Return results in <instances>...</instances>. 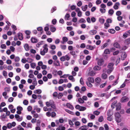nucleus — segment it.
<instances>
[{
	"instance_id": "1",
	"label": "nucleus",
	"mask_w": 130,
	"mask_h": 130,
	"mask_svg": "<svg viewBox=\"0 0 130 130\" xmlns=\"http://www.w3.org/2000/svg\"><path fill=\"white\" fill-rule=\"evenodd\" d=\"M115 121L117 123H119L121 121V116L120 114L118 112H116L115 114Z\"/></svg>"
},
{
	"instance_id": "2",
	"label": "nucleus",
	"mask_w": 130,
	"mask_h": 130,
	"mask_svg": "<svg viewBox=\"0 0 130 130\" xmlns=\"http://www.w3.org/2000/svg\"><path fill=\"white\" fill-rule=\"evenodd\" d=\"M104 63V60L102 58H100L98 59L97 63L100 66H102Z\"/></svg>"
},
{
	"instance_id": "3",
	"label": "nucleus",
	"mask_w": 130,
	"mask_h": 130,
	"mask_svg": "<svg viewBox=\"0 0 130 130\" xmlns=\"http://www.w3.org/2000/svg\"><path fill=\"white\" fill-rule=\"evenodd\" d=\"M15 117L17 119V120L19 122L21 121L23 119L22 116L20 117L18 114H15Z\"/></svg>"
},
{
	"instance_id": "4",
	"label": "nucleus",
	"mask_w": 130,
	"mask_h": 130,
	"mask_svg": "<svg viewBox=\"0 0 130 130\" xmlns=\"http://www.w3.org/2000/svg\"><path fill=\"white\" fill-rule=\"evenodd\" d=\"M129 98L126 96H123L121 99V101L122 102H125L128 101Z\"/></svg>"
},
{
	"instance_id": "5",
	"label": "nucleus",
	"mask_w": 130,
	"mask_h": 130,
	"mask_svg": "<svg viewBox=\"0 0 130 130\" xmlns=\"http://www.w3.org/2000/svg\"><path fill=\"white\" fill-rule=\"evenodd\" d=\"M88 127L87 125H85L80 127L78 129H80V130H87V129H88Z\"/></svg>"
},
{
	"instance_id": "6",
	"label": "nucleus",
	"mask_w": 130,
	"mask_h": 130,
	"mask_svg": "<svg viewBox=\"0 0 130 130\" xmlns=\"http://www.w3.org/2000/svg\"><path fill=\"white\" fill-rule=\"evenodd\" d=\"M66 106L67 107L71 110H73L74 109L73 106L69 103H67Z\"/></svg>"
},
{
	"instance_id": "7",
	"label": "nucleus",
	"mask_w": 130,
	"mask_h": 130,
	"mask_svg": "<svg viewBox=\"0 0 130 130\" xmlns=\"http://www.w3.org/2000/svg\"><path fill=\"white\" fill-rule=\"evenodd\" d=\"M114 65V64L112 63H108L107 66V68L108 69H114V67H113Z\"/></svg>"
},
{
	"instance_id": "8",
	"label": "nucleus",
	"mask_w": 130,
	"mask_h": 130,
	"mask_svg": "<svg viewBox=\"0 0 130 130\" xmlns=\"http://www.w3.org/2000/svg\"><path fill=\"white\" fill-rule=\"evenodd\" d=\"M127 54L125 52H124L122 53L121 56V59L122 60H124L126 57Z\"/></svg>"
},
{
	"instance_id": "9",
	"label": "nucleus",
	"mask_w": 130,
	"mask_h": 130,
	"mask_svg": "<svg viewBox=\"0 0 130 130\" xmlns=\"http://www.w3.org/2000/svg\"><path fill=\"white\" fill-rule=\"evenodd\" d=\"M95 48V47H94L93 46H91L90 45H86V48L87 49L90 50H92Z\"/></svg>"
},
{
	"instance_id": "10",
	"label": "nucleus",
	"mask_w": 130,
	"mask_h": 130,
	"mask_svg": "<svg viewBox=\"0 0 130 130\" xmlns=\"http://www.w3.org/2000/svg\"><path fill=\"white\" fill-rule=\"evenodd\" d=\"M110 53V51L109 49H106L104 51V53L103 54V56L104 57L105 56L104 55V54H109Z\"/></svg>"
},
{
	"instance_id": "11",
	"label": "nucleus",
	"mask_w": 130,
	"mask_h": 130,
	"mask_svg": "<svg viewBox=\"0 0 130 130\" xmlns=\"http://www.w3.org/2000/svg\"><path fill=\"white\" fill-rule=\"evenodd\" d=\"M7 118L6 115H5V114L1 115L0 117V119L2 121H5V119Z\"/></svg>"
},
{
	"instance_id": "12",
	"label": "nucleus",
	"mask_w": 130,
	"mask_h": 130,
	"mask_svg": "<svg viewBox=\"0 0 130 130\" xmlns=\"http://www.w3.org/2000/svg\"><path fill=\"white\" fill-rule=\"evenodd\" d=\"M101 67L96 65L94 67L93 69L95 71H99L101 69Z\"/></svg>"
},
{
	"instance_id": "13",
	"label": "nucleus",
	"mask_w": 130,
	"mask_h": 130,
	"mask_svg": "<svg viewBox=\"0 0 130 130\" xmlns=\"http://www.w3.org/2000/svg\"><path fill=\"white\" fill-rule=\"evenodd\" d=\"M120 5L119 2L116 3L113 6V8L116 10L117 9L119 8V6Z\"/></svg>"
},
{
	"instance_id": "14",
	"label": "nucleus",
	"mask_w": 130,
	"mask_h": 130,
	"mask_svg": "<svg viewBox=\"0 0 130 130\" xmlns=\"http://www.w3.org/2000/svg\"><path fill=\"white\" fill-rule=\"evenodd\" d=\"M97 32L96 30H92L90 31L89 32V33L91 35H93L96 34Z\"/></svg>"
},
{
	"instance_id": "15",
	"label": "nucleus",
	"mask_w": 130,
	"mask_h": 130,
	"mask_svg": "<svg viewBox=\"0 0 130 130\" xmlns=\"http://www.w3.org/2000/svg\"><path fill=\"white\" fill-rule=\"evenodd\" d=\"M50 29L51 31L52 32H54L56 30V28L53 27L52 25L50 26Z\"/></svg>"
},
{
	"instance_id": "16",
	"label": "nucleus",
	"mask_w": 130,
	"mask_h": 130,
	"mask_svg": "<svg viewBox=\"0 0 130 130\" xmlns=\"http://www.w3.org/2000/svg\"><path fill=\"white\" fill-rule=\"evenodd\" d=\"M31 42L33 43H36L38 42L37 39L34 37H32L31 39Z\"/></svg>"
},
{
	"instance_id": "17",
	"label": "nucleus",
	"mask_w": 130,
	"mask_h": 130,
	"mask_svg": "<svg viewBox=\"0 0 130 130\" xmlns=\"http://www.w3.org/2000/svg\"><path fill=\"white\" fill-rule=\"evenodd\" d=\"M18 35L19 39L20 40H22L23 39L22 34L21 33H18Z\"/></svg>"
},
{
	"instance_id": "18",
	"label": "nucleus",
	"mask_w": 130,
	"mask_h": 130,
	"mask_svg": "<svg viewBox=\"0 0 130 130\" xmlns=\"http://www.w3.org/2000/svg\"><path fill=\"white\" fill-rule=\"evenodd\" d=\"M121 104L120 103H118L116 105V110L117 111L121 109Z\"/></svg>"
},
{
	"instance_id": "19",
	"label": "nucleus",
	"mask_w": 130,
	"mask_h": 130,
	"mask_svg": "<svg viewBox=\"0 0 130 130\" xmlns=\"http://www.w3.org/2000/svg\"><path fill=\"white\" fill-rule=\"evenodd\" d=\"M117 102V101H115L112 103L111 106L112 109L114 108H115V106H116V104Z\"/></svg>"
},
{
	"instance_id": "20",
	"label": "nucleus",
	"mask_w": 130,
	"mask_h": 130,
	"mask_svg": "<svg viewBox=\"0 0 130 130\" xmlns=\"http://www.w3.org/2000/svg\"><path fill=\"white\" fill-rule=\"evenodd\" d=\"M24 47L26 51H28L29 50V46L28 44H25L24 45Z\"/></svg>"
},
{
	"instance_id": "21",
	"label": "nucleus",
	"mask_w": 130,
	"mask_h": 130,
	"mask_svg": "<svg viewBox=\"0 0 130 130\" xmlns=\"http://www.w3.org/2000/svg\"><path fill=\"white\" fill-rule=\"evenodd\" d=\"M42 91L40 89H37L34 90V92L35 94H40L41 93Z\"/></svg>"
},
{
	"instance_id": "22",
	"label": "nucleus",
	"mask_w": 130,
	"mask_h": 130,
	"mask_svg": "<svg viewBox=\"0 0 130 130\" xmlns=\"http://www.w3.org/2000/svg\"><path fill=\"white\" fill-rule=\"evenodd\" d=\"M88 82L93 83L94 82V79L92 77H89L88 78Z\"/></svg>"
},
{
	"instance_id": "23",
	"label": "nucleus",
	"mask_w": 130,
	"mask_h": 130,
	"mask_svg": "<svg viewBox=\"0 0 130 130\" xmlns=\"http://www.w3.org/2000/svg\"><path fill=\"white\" fill-rule=\"evenodd\" d=\"M70 54L73 56L74 58H75L77 57V55L76 54L75 52V51H70Z\"/></svg>"
},
{
	"instance_id": "24",
	"label": "nucleus",
	"mask_w": 130,
	"mask_h": 130,
	"mask_svg": "<svg viewBox=\"0 0 130 130\" xmlns=\"http://www.w3.org/2000/svg\"><path fill=\"white\" fill-rule=\"evenodd\" d=\"M47 46V44H45L43 46V48H44L43 51H45L46 53H47L48 51V48L46 47Z\"/></svg>"
},
{
	"instance_id": "25",
	"label": "nucleus",
	"mask_w": 130,
	"mask_h": 130,
	"mask_svg": "<svg viewBox=\"0 0 130 130\" xmlns=\"http://www.w3.org/2000/svg\"><path fill=\"white\" fill-rule=\"evenodd\" d=\"M95 74V72L93 70L90 71L89 73V75L91 76H93Z\"/></svg>"
},
{
	"instance_id": "26",
	"label": "nucleus",
	"mask_w": 130,
	"mask_h": 130,
	"mask_svg": "<svg viewBox=\"0 0 130 130\" xmlns=\"http://www.w3.org/2000/svg\"><path fill=\"white\" fill-rule=\"evenodd\" d=\"M101 81V79L99 77H98L95 79V81L96 83L99 84Z\"/></svg>"
},
{
	"instance_id": "27",
	"label": "nucleus",
	"mask_w": 130,
	"mask_h": 130,
	"mask_svg": "<svg viewBox=\"0 0 130 130\" xmlns=\"http://www.w3.org/2000/svg\"><path fill=\"white\" fill-rule=\"evenodd\" d=\"M53 63L56 66H60L59 62L58 60L54 61Z\"/></svg>"
},
{
	"instance_id": "28",
	"label": "nucleus",
	"mask_w": 130,
	"mask_h": 130,
	"mask_svg": "<svg viewBox=\"0 0 130 130\" xmlns=\"http://www.w3.org/2000/svg\"><path fill=\"white\" fill-rule=\"evenodd\" d=\"M107 77V74L105 73H103L102 75V78L104 79H106Z\"/></svg>"
},
{
	"instance_id": "29",
	"label": "nucleus",
	"mask_w": 130,
	"mask_h": 130,
	"mask_svg": "<svg viewBox=\"0 0 130 130\" xmlns=\"http://www.w3.org/2000/svg\"><path fill=\"white\" fill-rule=\"evenodd\" d=\"M88 6L87 5H86L85 6H82V10L83 11H85L87 8Z\"/></svg>"
},
{
	"instance_id": "30",
	"label": "nucleus",
	"mask_w": 130,
	"mask_h": 130,
	"mask_svg": "<svg viewBox=\"0 0 130 130\" xmlns=\"http://www.w3.org/2000/svg\"><path fill=\"white\" fill-rule=\"evenodd\" d=\"M33 81L32 82V84L34 85V86H36L37 84V81H36V78H34L33 79Z\"/></svg>"
},
{
	"instance_id": "31",
	"label": "nucleus",
	"mask_w": 130,
	"mask_h": 130,
	"mask_svg": "<svg viewBox=\"0 0 130 130\" xmlns=\"http://www.w3.org/2000/svg\"><path fill=\"white\" fill-rule=\"evenodd\" d=\"M32 124L30 122L28 123L27 124V126H26V128H32Z\"/></svg>"
},
{
	"instance_id": "32",
	"label": "nucleus",
	"mask_w": 130,
	"mask_h": 130,
	"mask_svg": "<svg viewBox=\"0 0 130 130\" xmlns=\"http://www.w3.org/2000/svg\"><path fill=\"white\" fill-rule=\"evenodd\" d=\"M69 79L71 80H72L73 82H74L75 81V79L73 77V76L72 75H70L69 76Z\"/></svg>"
},
{
	"instance_id": "33",
	"label": "nucleus",
	"mask_w": 130,
	"mask_h": 130,
	"mask_svg": "<svg viewBox=\"0 0 130 130\" xmlns=\"http://www.w3.org/2000/svg\"><path fill=\"white\" fill-rule=\"evenodd\" d=\"M114 46L117 48H119L120 47V45L117 42L113 44Z\"/></svg>"
},
{
	"instance_id": "34",
	"label": "nucleus",
	"mask_w": 130,
	"mask_h": 130,
	"mask_svg": "<svg viewBox=\"0 0 130 130\" xmlns=\"http://www.w3.org/2000/svg\"><path fill=\"white\" fill-rule=\"evenodd\" d=\"M108 31L109 32L112 34H113L115 32V30L113 29H109L108 30Z\"/></svg>"
},
{
	"instance_id": "35",
	"label": "nucleus",
	"mask_w": 130,
	"mask_h": 130,
	"mask_svg": "<svg viewBox=\"0 0 130 130\" xmlns=\"http://www.w3.org/2000/svg\"><path fill=\"white\" fill-rule=\"evenodd\" d=\"M52 101L50 100L49 102H46V105L47 107H49L51 106V103H52Z\"/></svg>"
},
{
	"instance_id": "36",
	"label": "nucleus",
	"mask_w": 130,
	"mask_h": 130,
	"mask_svg": "<svg viewBox=\"0 0 130 130\" xmlns=\"http://www.w3.org/2000/svg\"><path fill=\"white\" fill-rule=\"evenodd\" d=\"M113 113L110 110H108L107 112V115L108 117H111Z\"/></svg>"
},
{
	"instance_id": "37",
	"label": "nucleus",
	"mask_w": 130,
	"mask_h": 130,
	"mask_svg": "<svg viewBox=\"0 0 130 130\" xmlns=\"http://www.w3.org/2000/svg\"><path fill=\"white\" fill-rule=\"evenodd\" d=\"M35 109L36 110L37 112L39 113L41 109L40 108L38 107V106H35Z\"/></svg>"
},
{
	"instance_id": "38",
	"label": "nucleus",
	"mask_w": 130,
	"mask_h": 130,
	"mask_svg": "<svg viewBox=\"0 0 130 130\" xmlns=\"http://www.w3.org/2000/svg\"><path fill=\"white\" fill-rule=\"evenodd\" d=\"M113 70L111 69H108L106 70V72L107 73L109 74H110V73Z\"/></svg>"
},
{
	"instance_id": "39",
	"label": "nucleus",
	"mask_w": 130,
	"mask_h": 130,
	"mask_svg": "<svg viewBox=\"0 0 130 130\" xmlns=\"http://www.w3.org/2000/svg\"><path fill=\"white\" fill-rule=\"evenodd\" d=\"M60 47L61 49L63 50L66 49L67 48L66 45H61Z\"/></svg>"
},
{
	"instance_id": "40",
	"label": "nucleus",
	"mask_w": 130,
	"mask_h": 130,
	"mask_svg": "<svg viewBox=\"0 0 130 130\" xmlns=\"http://www.w3.org/2000/svg\"><path fill=\"white\" fill-rule=\"evenodd\" d=\"M70 17V15L68 13H67L64 17L65 19L67 20H68L69 18Z\"/></svg>"
},
{
	"instance_id": "41",
	"label": "nucleus",
	"mask_w": 130,
	"mask_h": 130,
	"mask_svg": "<svg viewBox=\"0 0 130 130\" xmlns=\"http://www.w3.org/2000/svg\"><path fill=\"white\" fill-rule=\"evenodd\" d=\"M99 21L101 24H103L105 21V20L102 18H99Z\"/></svg>"
},
{
	"instance_id": "42",
	"label": "nucleus",
	"mask_w": 130,
	"mask_h": 130,
	"mask_svg": "<svg viewBox=\"0 0 130 130\" xmlns=\"http://www.w3.org/2000/svg\"><path fill=\"white\" fill-rule=\"evenodd\" d=\"M88 116H90V117L91 119H94L95 117V116L93 115L92 114H90L88 115Z\"/></svg>"
},
{
	"instance_id": "43",
	"label": "nucleus",
	"mask_w": 130,
	"mask_h": 130,
	"mask_svg": "<svg viewBox=\"0 0 130 130\" xmlns=\"http://www.w3.org/2000/svg\"><path fill=\"white\" fill-rule=\"evenodd\" d=\"M37 30L38 31L41 32V33L42 34L43 32L42 30L43 28L42 27H39L37 28Z\"/></svg>"
},
{
	"instance_id": "44",
	"label": "nucleus",
	"mask_w": 130,
	"mask_h": 130,
	"mask_svg": "<svg viewBox=\"0 0 130 130\" xmlns=\"http://www.w3.org/2000/svg\"><path fill=\"white\" fill-rule=\"evenodd\" d=\"M104 25L105 26L104 28L106 29H107L108 27L110 26V25L108 23H105L104 24Z\"/></svg>"
},
{
	"instance_id": "45",
	"label": "nucleus",
	"mask_w": 130,
	"mask_h": 130,
	"mask_svg": "<svg viewBox=\"0 0 130 130\" xmlns=\"http://www.w3.org/2000/svg\"><path fill=\"white\" fill-rule=\"evenodd\" d=\"M57 9V8L56 7H54L52 8L51 10V13H53L54 11H56Z\"/></svg>"
},
{
	"instance_id": "46",
	"label": "nucleus",
	"mask_w": 130,
	"mask_h": 130,
	"mask_svg": "<svg viewBox=\"0 0 130 130\" xmlns=\"http://www.w3.org/2000/svg\"><path fill=\"white\" fill-rule=\"evenodd\" d=\"M20 60V58L18 56L15 57L14 58V61L15 62H19Z\"/></svg>"
},
{
	"instance_id": "47",
	"label": "nucleus",
	"mask_w": 130,
	"mask_h": 130,
	"mask_svg": "<svg viewBox=\"0 0 130 130\" xmlns=\"http://www.w3.org/2000/svg\"><path fill=\"white\" fill-rule=\"evenodd\" d=\"M125 43L127 44L130 43V38H129L125 40Z\"/></svg>"
},
{
	"instance_id": "48",
	"label": "nucleus",
	"mask_w": 130,
	"mask_h": 130,
	"mask_svg": "<svg viewBox=\"0 0 130 130\" xmlns=\"http://www.w3.org/2000/svg\"><path fill=\"white\" fill-rule=\"evenodd\" d=\"M52 103H51V106L53 109H55L56 108V106L54 104V102L53 101H52Z\"/></svg>"
},
{
	"instance_id": "49",
	"label": "nucleus",
	"mask_w": 130,
	"mask_h": 130,
	"mask_svg": "<svg viewBox=\"0 0 130 130\" xmlns=\"http://www.w3.org/2000/svg\"><path fill=\"white\" fill-rule=\"evenodd\" d=\"M27 62L30 63L33 61V60L30 58H27Z\"/></svg>"
},
{
	"instance_id": "50",
	"label": "nucleus",
	"mask_w": 130,
	"mask_h": 130,
	"mask_svg": "<svg viewBox=\"0 0 130 130\" xmlns=\"http://www.w3.org/2000/svg\"><path fill=\"white\" fill-rule=\"evenodd\" d=\"M86 84L87 86L90 87H91L92 86V84L90 82H86Z\"/></svg>"
},
{
	"instance_id": "51",
	"label": "nucleus",
	"mask_w": 130,
	"mask_h": 130,
	"mask_svg": "<svg viewBox=\"0 0 130 130\" xmlns=\"http://www.w3.org/2000/svg\"><path fill=\"white\" fill-rule=\"evenodd\" d=\"M63 96V94L62 93H60L58 95L57 97L58 99H60Z\"/></svg>"
},
{
	"instance_id": "52",
	"label": "nucleus",
	"mask_w": 130,
	"mask_h": 130,
	"mask_svg": "<svg viewBox=\"0 0 130 130\" xmlns=\"http://www.w3.org/2000/svg\"><path fill=\"white\" fill-rule=\"evenodd\" d=\"M78 101L80 103H83L84 102L83 100L81 98H79L78 99Z\"/></svg>"
},
{
	"instance_id": "53",
	"label": "nucleus",
	"mask_w": 130,
	"mask_h": 130,
	"mask_svg": "<svg viewBox=\"0 0 130 130\" xmlns=\"http://www.w3.org/2000/svg\"><path fill=\"white\" fill-rule=\"evenodd\" d=\"M30 66L33 69H34L36 67V64L34 63H32L30 64Z\"/></svg>"
},
{
	"instance_id": "54",
	"label": "nucleus",
	"mask_w": 130,
	"mask_h": 130,
	"mask_svg": "<svg viewBox=\"0 0 130 130\" xmlns=\"http://www.w3.org/2000/svg\"><path fill=\"white\" fill-rule=\"evenodd\" d=\"M69 122V124L71 125L70 127H73V125H74V124L73 123L72 121H71V120H69L68 121Z\"/></svg>"
},
{
	"instance_id": "55",
	"label": "nucleus",
	"mask_w": 130,
	"mask_h": 130,
	"mask_svg": "<svg viewBox=\"0 0 130 130\" xmlns=\"http://www.w3.org/2000/svg\"><path fill=\"white\" fill-rule=\"evenodd\" d=\"M86 108L85 107L81 106L80 109H79L80 111H84L86 109Z\"/></svg>"
},
{
	"instance_id": "56",
	"label": "nucleus",
	"mask_w": 130,
	"mask_h": 130,
	"mask_svg": "<svg viewBox=\"0 0 130 130\" xmlns=\"http://www.w3.org/2000/svg\"><path fill=\"white\" fill-rule=\"evenodd\" d=\"M112 20L111 19L108 18L107 19L106 21V22L107 23H111L112 22Z\"/></svg>"
},
{
	"instance_id": "57",
	"label": "nucleus",
	"mask_w": 130,
	"mask_h": 130,
	"mask_svg": "<svg viewBox=\"0 0 130 130\" xmlns=\"http://www.w3.org/2000/svg\"><path fill=\"white\" fill-rule=\"evenodd\" d=\"M43 42V41H41L39 42L36 45V46L37 47H39L40 45H41L42 44V43Z\"/></svg>"
},
{
	"instance_id": "58",
	"label": "nucleus",
	"mask_w": 130,
	"mask_h": 130,
	"mask_svg": "<svg viewBox=\"0 0 130 130\" xmlns=\"http://www.w3.org/2000/svg\"><path fill=\"white\" fill-rule=\"evenodd\" d=\"M128 35V34L127 33V32H126L123 35V37L124 38H126L127 37Z\"/></svg>"
},
{
	"instance_id": "59",
	"label": "nucleus",
	"mask_w": 130,
	"mask_h": 130,
	"mask_svg": "<svg viewBox=\"0 0 130 130\" xmlns=\"http://www.w3.org/2000/svg\"><path fill=\"white\" fill-rule=\"evenodd\" d=\"M27 124L25 122H23L21 123V125H22L23 127H26V125Z\"/></svg>"
},
{
	"instance_id": "60",
	"label": "nucleus",
	"mask_w": 130,
	"mask_h": 130,
	"mask_svg": "<svg viewBox=\"0 0 130 130\" xmlns=\"http://www.w3.org/2000/svg\"><path fill=\"white\" fill-rule=\"evenodd\" d=\"M79 22L81 23H85L86 22V21L83 18H82L79 20Z\"/></svg>"
},
{
	"instance_id": "61",
	"label": "nucleus",
	"mask_w": 130,
	"mask_h": 130,
	"mask_svg": "<svg viewBox=\"0 0 130 130\" xmlns=\"http://www.w3.org/2000/svg\"><path fill=\"white\" fill-rule=\"evenodd\" d=\"M103 120V116H101L99 117L98 119V121L100 122H102Z\"/></svg>"
},
{
	"instance_id": "62",
	"label": "nucleus",
	"mask_w": 130,
	"mask_h": 130,
	"mask_svg": "<svg viewBox=\"0 0 130 130\" xmlns=\"http://www.w3.org/2000/svg\"><path fill=\"white\" fill-rule=\"evenodd\" d=\"M107 45L108 44L107 43H105L101 46V49H104L107 46Z\"/></svg>"
},
{
	"instance_id": "63",
	"label": "nucleus",
	"mask_w": 130,
	"mask_h": 130,
	"mask_svg": "<svg viewBox=\"0 0 130 130\" xmlns=\"http://www.w3.org/2000/svg\"><path fill=\"white\" fill-rule=\"evenodd\" d=\"M114 11L112 9H110L108 11V13L111 15H112Z\"/></svg>"
},
{
	"instance_id": "64",
	"label": "nucleus",
	"mask_w": 130,
	"mask_h": 130,
	"mask_svg": "<svg viewBox=\"0 0 130 130\" xmlns=\"http://www.w3.org/2000/svg\"><path fill=\"white\" fill-rule=\"evenodd\" d=\"M62 40L63 41H65V42H67L68 40V39L66 37H63L62 38Z\"/></svg>"
}]
</instances>
